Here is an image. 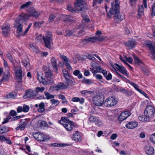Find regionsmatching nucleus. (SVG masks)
<instances>
[{"mask_svg":"<svg viewBox=\"0 0 155 155\" xmlns=\"http://www.w3.org/2000/svg\"><path fill=\"white\" fill-rule=\"evenodd\" d=\"M155 112V110L154 108L151 105H148L144 110V116H140L139 117V119L142 121H148L150 118L153 116Z\"/></svg>","mask_w":155,"mask_h":155,"instance_id":"1","label":"nucleus"},{"mask_svg":"<svg viewBox=\"0 0 155 155\" xmlns=\"http://www.w3.org/2000/svg\"><path fill=\"white\" fill-rule=\"evenodd\" d=\"M77 3L75 5L74 8H73L71 6H68L67 9L70 11L77 12L83 11L87 8V4L83 0H77Z\"/></svg>","mask_w":155,"mask_h":155,"instance_id":"2","label":"nucleus"},{"mask_svg":"<svg viewBox=\"0 0 155 155\" xmlns=\"http://www.w3.org/2000/svg\"><path fill=\"white\" fill-rule=\"evenodd\" d=\"M28 10L29 13L28 15L24 13H22L19 15L20 20L25 22L29 17L32 16L37 18L40 15L32 8H30Z\"/></svg>","mask_w":155,"mask_h":155,"instance_id":"3","label":"nucleus"},{"mask_svg":"<svg viewBox=\"0 0 155 155\" xmlns=\"http://www.w3.org/2000/svg\"><path fill=\"white\" fill-rule=\"evenodd\" d=\"M119 0H116L113 2L111 5V7L109 12L112 15H115L119 13Z\"/></svg>","mask_w":155,"mask_h":155,"instance_id":"4","label":"nucleus"},{"mask_svg":"<svg viewBox=\"0 0 155 155\" xmlns=\"http://www.w3.org/2000/svg\"><path fill=\"white\" fill-rule=\"evenodd\" d=\"M104 96L102 94L96 95L93 99L94 103L97 106H102L104 103Z\"/></svg>","mask_w":155,"mask_h":155,"instance_id":"5","label":"nucleus"},{"mask_svg":"<svg viewBox=\"0 0 155 155\" xmlns=\"http://www.w3.org/2000/svg\"><path fill=\"white\" fill-rule=\"evenodd\" d=\"M52 36L50 32H48L47 35L43 38V40L45 46L48 48H51V44L52 41Z\"/></svg>","mask_w":155,"mask_h":155,"instance_id":"6","label":"nucleus"},{"mask_svg":"<svg viewBox=\"0 0 155 155\" xmlns=\"http://www.w3.org/2000/svg\"><path fill=\"white\" fill-rule=\"evenodd\" d=\"M117 102V101L114 97H109L105 100L104 104L106 107H110L115 105Z\"/></svg>","mask_w":155,"mask_h":155,"instance_id":"7","label":"nucleus"},{"mask_svg":"<svg viewBox=\"0 0 155 155\" xmlns=\"http://www.w3.org/2000/svg\"><path fill=\"white\" fill-rule=\"evenodd\" d=\"M52 75H45L44 76L42 81V83L45 85H51L54 83V81L52 78Z\"/></svg>","mask_w":155,"mask_h":155,"instance_id":"8","label":"nucleus"},{"mask_svg":"<svg viewBox=\"0 0 155 155\" xmlns=\"http://www.w3.org/2000/svg\"><path fill=\"white\" fill-rule=\"evenodd\" d=\"M33 135L35 139L40 141H46L48 140L47 136L42 134L36 132L34 133Z\"/></svg>","mask_w":155,"mask_h":155,"instance_id":"9","label":"nucleus"},{"mask_svg":"<svg viewBox=\"0 0 155 155\" xmlns=\"http://www.w3.org/2000/svg\"><path fill=\"white\" fill-rule=\"evenodd\" d=\"M63 126L68 131H70L72 130L73 127L74 128H77L78 126V125L73 121H71L70 123L67 122V123L63 124Z\"/></svg>","mask_w":155,"mask_h":155,"instance_id":"10","label":"nucleus"},{"mask_svg":"<svg viewBox=\"0 0 155 155\" xmlns=\"http://www.w3.org/2000/svg\"><path fill=\"white\" fill-rule=\"evenodd\" d=\"M35 95L34 90L31 89L27 90L23 95V97L24 99L30 98L33 99Z\"/></svg>","mask_w":155,"mask_h":155,"instance_id":"11","label":"nucleus"},{"mask_svg":"<svg viewBox=\"0 0 155 155\" xmlns=\"http://www.w3.org/2000/svg\"><path fill=\"white\" fill-rule=\"evenodd\" d=\"M60 58L64 61V63L67 68L69 70H72V68L71 67L70 63L71 62L69 58L64 55H62L60 54Z\"/></svg>","mask_w":155,"mask_h":155,"instance_id":"12","label":"nucleus"},{"mask_svg":"<svg viewBox=\"0 0 155 155\" xmlns=\"http://www.w3.org/2000/svg\"><path fill=\"white\" fill-rule=\"evenodd\" d=\"M89 119L90 121L94 122L95 124L98 127H100L102 125V122L95 117L90 115Z\"/></svg>","mask_w":155,"mask_h":155,"instance_id":"13","label":"nucleus"},{"mask_svg":"<svg viewBox=\"0 0 155 155\" xmlns=\"http://www.w3.org/2000/svg\"><path fill=\"white\" fill-rule=\"evenodd\" d=\"M22 71L21 68H19L16 72V76L18 83L22 82Z\"/></svg>","mask_w":155,"mask_h":155,"instance_id":"14","label":"nucleus"},{"mask_svg":"<svg viewBox=\"0 0 155 155\" xmlns=\"http://www.w3.org/2000/svg\"><path fill=\"white\" fill-rule=\"evenodd\" d=\"M125 45L129 49H132L137 45V42L135 40L131 39L126 42Z\"/></svg>","mask_w":155,"mask_h":155,"instance_id":"15","label":"nucleus"},{"mask_svg":"<svg viewBox=\"0 0 155 155\" xmlns=\"http://www.w3.org/2000/svg\"><path fill=\"white\" fill-rule=\"evenodd\" d=\"M130 115V113L129 111H125L120 113L119 115L118 119L120 121H123L126 119Z\"/></svg>","mask_w":155,"mask_h":155,"instance_id":"16","label":"nucleus"},{"mask_svg":"<svg viewBox=\"0 0 155 155\" xmlns=\"http://www.w3.org/2000/svg\"><path fill=\"white\" fill-rule=\"evenodd\" d=\"M145 44L151 51L152 54V57L155 60V46L147 42Z\"/></svg>","mask_w":155,"mask_h":155,"instance_id":"17","label":"nucleus"},{"mask_svg":"<svg viewBox=\"0 0 155 155\" xmlns=\"http://www.w3.org/2000/svg\"><path fill=\"white\" fill-rule=\"evenodd\" d=\"M144 150L147 154L148 155H152L154 153L153 147L149 145L146 146L144 148Z\"/></svg>","mask_w":155,"mask_h":155,"instance_id":"18","label":"nucleus"},{"mask_svg":"<svg viewBox=\"0 0 155 155\" xmlns=\"http://www.w3.org/2000/svg\"><path fill=\"white\" fill-rule=\"evenodd\" d=\"M114 65L115 66L114 67L118 69L122 74L127 76L128 75L127 73V71L124 67L120 66L117 63L115 64Z\"/></svg>","mask_w":155,"mask_h":155,"instance_id":"19","label":"nucleus"},{"mask_svg":"<svg viewBox=\"0 0 155 155\" xmlns=\"http://www.w3.org/2000/svg\"><path fill=\"white\" fill-rule=\"evenodd\" d=\"M3 35L4 36H7L9 34L10 27L9 26L5 25L2 27Z\"/></svg>","mask_w":155,"mask_h":155,"instance_id":"20","label":"nucleus"},{"mask_svg":"<svg viewBox=\"0 0 155 155\" xmlns=\"http://www.w3.org/2000/svg\"><path fill=\"white\" fill-rule=\"evenodd\" d=\"M138 123L135 121H132L128 122L126 125V127L129 129H133L135 128L138 125Z\"/></svg>","mask_w":155,"mask_h":155,"instance_id":"21","label":"nucleus"},{"mask_svg":"<svg viewBox=\"0 0 155 155\" xmlns=\"http://www.w3.org/2000/svg\"><path fill=\"white\" fill-rule=\"evenodd\" d=\"M91 65L94 69H96L97 72L100 73L101 71V68L100 65L97 63L93 61L91 63Z\"/></svg>","mask_w":155,"mask_h":155,"instance_id":"22","label":"nucleus"},{"mask_svg":"<svg viewBox=\"0 0 155 155\" xmlns=\"http://www.w3.org/2000/svg\"><path fill=\"white\" fill-rule=\"evenodd\" d=\"M124 17L121 16L119 13H117L114 15V21L117 23H119L124 19Z\"/></svg>","mask_w":155,"mask_h":155,"instance_id":"23","label":"nucleus"},{"mask_svg":"<svg viewBox=\"0 0 155 155\" xmlns=\"http://www.w3.org/2000/svg\"><path fill=\"white\" fill-rule=\"evenodd\" d=\"M73 140L76 142L81 141V138L78 131H76V133L73 135Z\"/></svg>","mask_w":155,"mask_h":155,"instance_id":"24","label":"nucleus"},{"mask_svg":"<svg viewBox=\"0 0 155 155\" xmlns=\"http://www.w3.org/2000/svg\"><path fill=\"white\" fill-rule=\"evenodd\" d=\"M9 131V127L5 126L0 125V134L5 133Z\"/></svg>","mask_w":155,"mask_h":155,"instance_id":"25","label":"nucleus"},{"mask_svg":"<svg viewBox=\"0 0 155 155\" xmlns=\"http://www.w3.org/2000/svg\"><path fill=\"white\" fill-rule=\"evenodd\" d=\"M42 69L45 74V75H50L53 74L51 70L47 66L45 65L43 66Z\"/></svg>","mask_w":155,"mask_h":155,"instance_id":"26","label":"nucleus"},{"mask_svg":"<svg viewBox=\"0 0 155 155\" xmlns=\"http://www.w3.org/2000/svg\"><path fill=\"white\" fill-rule=\"evenodd\" d=\"M19 16L18 17V20H19L16 21V23H18V25L17 27V33H20L22 32V26L21 25V24L20 23L21 22H20V21H21V20H20L19 19Z\"/></svg>","mask_w":155,"mask_h":155,"instance_id":"27","label":"nucleus"},{"mask_svg":"<svg viewBox=\"0 0 155 155\" xmlns=\"http://www.w3.org/2000/svg\"><path fill=\"white\" fill-rule=\"evenodd\" d=\"M133 56L134 59V63L135 64L138 65H140L141 64H143V63L142 61L138 58L134 54Z\"/></svg>","mask_w":155,"mask_h":155,"instance_id":"28","label":"nucleus"},{"mask_svg":"<svg viewBox=\"0 0 155 155\" xmlns=\"http://www.w3.org/2000/svg\"><path fill=\"white\" fill-rule=\"evenodd\" d=\"M51 61L53 68L55 69V72L56 73H57L58 68H57L56 60L54 58H52Z\"/></svg>","mask_w":155,"mask_h":155,"instance_id":"29","label":"nucleus"},{"mask_svg":"<svg viewBox=\"0 0 155 155\" xmlns=\"http://www.w3.org/2000/svg\"><path fill=\"white\" fill-rule=\"evenodd\" d=\"M71 78L70 76V77H66L64 78L65 80V83L67 84L68 86L69 85L72 86L74 85L73 81L70 80Z\"/></svg>","mask_w":155,"mask_h":155,"instance_id":"30","label":"nucleus"},{"mask_svg":"<svg viewBox=\"0 0 155 155\" xmlns=\"http://www.w3.org/2000/svg\"><path fill=\"white\" fill-rule=\"evenodd\" d=\"M68 86L63 83H59L57 84L56 86V90H58L59 89H64L67 88Z\"/></svg>","mask_w":155,"mask_h":155,"instance_id":"31","label":"nucleus"},{"mask_svg":"<svg viewBox=\"0 0 155 155\" xmlns=\"http://www.w3.org/2000/svg\"><path fill=\"white\" fill-rule=\"evenodd\" d=\"M37 77L38 81L42 83V81L44 78L43 73L41 72H38L37 73Z\"/></svg>","mask_w":155,"mask_h":155,"instance_id":"32","label":"nucleus"},{"mask_svg":"<svg viewBox=\"0 0 155 155\" xmlns=\"http://www.w3.org/2000/svg\"><path fill=\"white\" fill-rule=\"evenodd\" d=\"M143 5L139 6L138 11V15L140 17L143 15Z\"/></svg>","mask_w":155,"mask_h":155,"instance_id":"33","label":"nucleus"},{"mask_svg":"<svg viewBox=\"0 0 155 155\" xmlns=\"http://www.w3.org/2000/svg\"><path fill=\"white\" fill-rule=\"evenodd\" d=\"M127 81L128 82L133 86L136 90L139 91L140 90L139 89V87L137 84L130 81L129 80H127Z\"/></svg>","mask_w":155,"mask_h":155,"instance_id":"34","label":"nucleus"},{"mask_svg":"<svg viewBox=\"0 0 155 155\" xmlns=\"http://www.w3.org/2000/svg\"><path fill=\"white\" fill-rule=\"evenodd\" d=\"M82 17L83 19V20L82 21L83 23L87 22L90 21V19L88 16L86 15L85 14H82Z\"/></svg>","mask_w":155,"mask_h":155,"instance_id":"35","label":"nucleus"},{"mask_svg":"<svg viewBox=\"0 0 155 155\" xmlns=\"http://www.w3.org/2000/svg\"><path fill=\"white\" fill-rule=\"evenodd\" d=\"M71 101L74 102H78L81 104H83L84 102V99L83 98H81V99L78 97H74L72 99Z\"/></svg>","mask_w":155,"mask_h":155,"instance_id":"36","label":"nucleus"},{"mask_svg":"<svg viewBox=\"0 0 155 155\" xmlns=\"http://www.w3.org/2000/svg\"><path fill=\"white\" fill-rule=\"evenodd\" d=\"M17 96V95L15 92H12L7 95L6 97L7 98H15Z\"/></svg>","mask_w":155,"mask_h":155,"instance_id":"37","label":"nucleus"},{"mask_svg":"<svg viewBox=\"0 0 155 155\" xmlns=\"http://www.w3.org/2000/svg\"><path fill=\"white\" fill-rule=\"evenodd\" d=\"M73 74L75 76H78V78L80 79L82 78V75L80 73V71L78 70H76L74 71Z\"/></svg>","mask_w":155,"mask_h":155,"instance_id":"38","label":"nucleus"},{"mask_svg":"<svg viewBox=\"0 0 155 155\" xmlns=\"http://www.w3.org/2000/svg\"><path fill=\"white\" fill-rule=\"evenodd\" d=\"M46 96V98L47 99L54 98V95H51L47 91L44 92Z\"/></svg>","mask_w":155,"mask_h":155,"instance_id":"39","label":"nucleus"},{"mask_svg":"<svg viewBox=\"0 0 155 155\" xmlns=\"http://www.w3.org/2000/svg\"><path fill=\"white\" fill-rule=\"evenodd\" d=\"M45 90V87H37L35 88V91L37 93L39 92H42Z\"/></svg>","mask_w":155,"mask_h":155,"instance_id":"40","label":"nucleus"},{"mask_svg":"<svg viewBox=\"0 0 155 155\" xmlns=\"http://www.w3.org/2000/svg\"><path fill=\"white\" fill-rule=\"evenodd\" d=\"M39 126L41 127V128L44 127H47L48 126V125L46 121H41L39 124L38 125Z\"/></svg>","mask_w":155,"mask_h":155,"instance_id":"41","label":"nucleus"},{"mask_svg":"<svg viewBox=\"0 0 155 155\" xmlns=\"http://www.w3.org/2000/svg\"><path fill=\"white\" fill-rule=\"evenodd\" d=\"M31 3V2H27L25 4L22 5L20 7V8L21 9H22L25 8H27L29 6Z\"/></svg>","mask_w":155,"mask_h":155,"instance_id":"42","label":"nucleus"},{"mask_svg":"<svg viewBox=\"0 0 155 155\" xmlns=\"http://www.w3.org/2000/svg\"><path fill=\"white\" fill-rule=\"evenodd\" d=\"M82 82L84 84L90 85L93 83V81L89 79H84L82 80Z\"/></svg>","mask_w":155,"mask_h":155,"instance_id":"43","label":"nucleus"},{"mask_svg":"<svg viewBox=\"0 0 155 155\" xmlns=\"http://www.w3.org/2000/svg\"><path fill=\"white\" fill-rule=\"evenodd\" d=\"M21 63L23 65L26 67L28 64L29 65L30 64L28 62V59H24L23 60L21 61Z\"/></svg>","mask_w":155,"mask_h":155,"instance_id":"44","label":"nucleus"},{"mask_svg":"<svg viewBox=\"0 0 155 155\" xmlns=\"http://www.w3.org/2000/svg\"><path fill=\"white\" fill-rule=\"evenodd\" d=\"M82 94L87 95L88 94H91L93 93V91H89L87 90L82 91L81 92Z\"/></svg>","mask_w":155,"mask_h":155,"instance_id":"45","label":"nucleus"},{"mask_svg":"<svg viewBox=\"0 0 155 155\" xmlns=\"http://www.w3.org/2000/svg\"><path fill=\"white\" fill-rule=\"evenodd\" d=\"M61 120L62 121H63L65 123H70L71 121L69 119L68 117H62L61 118Z\"/></svg>","mask_w":155,"mask_h":155,"instance_id":"46","label":"nucleus"},{"mask_svg":"<svg viewBox=\"0 0 155 155\" xmlns=\"http://www.w3.org/2000/svg\"><path fill=\"white\" fill-rule=\"evenodd\" d=\"M8 74H4L3 77L1 79V81H6L8 80Z\"/></svg>","mask_w":155,"mask_h":155,"instance_id":"47","label":"nucleus"},{"mask_svg":"<svg viewBox=\"0 0 155 155\" xmlns=\"http://www.w3.org/2000/svg\"><path fill=\"white\" fill-rule=\"evenodd\" d=\"M150 139L152 143L155 144V133L150 135Z\"/></svg>","mask_w":155,"mask_h":155,"instance_id":"48","label":"nucleus"},{"mask_svg":"<svg viewBox=\"0 0 155 155\" xmlns=\"http://www.w3.org/2000/svg\"><path fill=\"white\" fill-rule=\"evenodd\" d=\"M93 6H94L97 4H100L102 2L103 0H93Z\"/></svg>","mask_w":155,"mask_h":155,"instance_id":"49","label":"nucleus"},{"mask_svg":"<svg viewBox=\"0 0 155 155\" xmlns=\"http://www.w3.org/2000/svg\"><path fill=\"white\" fill-rule=\"evenodd\" d=\"M151 7V15L152 17H153L155 15V6L154 4L152 5Z\"/></svg>","mask_w":155,"mask_h":155,"instance_id":"50","label":"nucleus"},{"mask_svg":"<svg viewBox=\"0 0 155 155\" xmlns=\"http://www.w3.org/2000/svg\"><path fill=\"white\" fill-rule=\"evenodd\" d=\"M29 107L28 106L26 105L25 104L23 105V111L24 112H28L29 109Z\"/></svg>","mask_w":155,"mask_h":155,"instance_id":"51","label":"nucleus"},{"mask_svg":"<svg viewBox=\"0 0 155 155\" xmlns=\"http://www.w3.org/2000/svg\"><path fill=\"white\" fill-rule=\"evenodd\" d=\"M6 56L11 62L12 63L13 62L14 60L13 58L10 53H8L6 54Z\"/></svg>","mask_w":155,"mask_h":155,"instance_id":"52","label":"nucleus"},{"mask_svg":"<svg viewBox=\"0 0 155 155\" xmlns=\"http://www.w3.org/2000/svg\"><path fill=\"white\" fill-rule=\"evenodd\" d=\"M75 29H74L73 31L67 30L66 31V35L68 36H70L72 35L74 32H75Z\"/></svg>","mask_w":155,"mask_h":155,"instance_id":"53","label":"nucleus"},{"mask_svg":"<svg viewBox=\"0 0 155 155\" xmlns=\"http://www.w3.org/2000/svg\"><path fill=\"white\" fill-rule=\"evenodd\" d=\"M63 73L64 78L66 77H70V76L68 72L65 69L63 70Z\"/></svg>","mask_w":155,"mask_h":155,"instance_id":"54","label":"nucleus"},{"mask_svg":"<svg viewBox=\"0 0 155 155\" xmlns=\"http://www.w3.org/2000/svg\"><path fill=\"white\" fill-rule=\"evenodd\" d=\"M94 37V39L95 41L96 40H97L98 41H103L104 39H105L104 37H101V36H98V37Z\"/></svg>","mask_w":155,"mask_h":155,"instance_id":"55","label":"nucleus"},{"mask_svg":"<svg viewBox=\"0 0 155 155\" xmlns=\"http://www.w3.org/2000/svg\"><path fill=\"white\" fill-rule=\"evenodd\" d=\"M51 146L53 147H64L65 146L64 144H59L58 143H54L51 144Z\"/></svg>","mask_w":155,"mask_h":155,"instance_id":"56","label":"nucleus"},{"mask_svg":"<svg viewBox=\"0 0 155 155\" xmlns=\"http://www.w3.org/2000/svg\"><path fill=\"white\" fill-rule=\"evenodd\" d=\"M94 37H93L91 38H87L86 41L87 42H95V39H94Z\"/></svg>","mask_w":155,"mask_h":155,"instance_id":"57","label":"nucleus"},{"mask_svg":"<svg viewBox=\"0 0 155 155\" xmlns=\"http://www.w3.org/2000/svg\"><path fill=\"white\" fill-rule=\"evenodd\" d=\"M50 101L51 102V103L52 104H56L55 106L58 105L59 103V102L58 101L54 99H51L50 100Z\"/></svg>","mask_w":155,"mask_h":155,"instance_id":"58","label":"nucleus"},{"mask_svg":"<svg viewBox=\"0 0 155 155\" xmlns=\"http://www.w3.org/2000/svg\"><path fill=\"white\" fill-rule=\"evenodd\" d=\"M78 30V35H77V37H81L83 35L82 33L84 32V31L83 30H79V29H77Z\"/></svg>","mask_w":155,"mask_h":155,"instance_id":"59","label":"nucleus"},{"mask_svg":"<svg viewBox=\"0 0 155 155\" xmlns=\"http://www.w3.org/2000/svg\"><path fill=\"white\" fill-rule=\"evenodd\" d=\"M55 17H56L54 15H50L49 18V22H51L53 21Z\"/></svg>","mask_w":155,"mask_h":155,"instance_id":"60","label":"nucleus"},{"mask_svg":"<svg viewBox=\"0 0 155 155\" xmlns=\"http://www.w3.org/2000/svg\"><path fill=\"white\" fill-rule=\"evenodd\" d=\"M104 77L107 80H110L112 78V75L110 73H109L108 74H107Z\"/></svg>","mask_w":155,"mask_h":155,"instance_id":"61","label":"nucleus"},{"mask_svg":"<svg viewBox=\"0 0 155 155\" xmlns=\"http://www.w3.org/2000/svg\"><path fill=\"white\" fill-rule=\"evenodd\" d=\"M140 68H141L142 71L145 74H148L149 73V71L147 69H146L143 66H141Z\"/></svg>","mask_w":155,"mask_h":155,"instance_id":"62","label":"nucleus"},{"mask_svg":"<svg viewBox=\"0 0 155 155\" xmlns=\"http://www.w3.org/2000/svg\"><path fill=\"white\" fill-rule=\"evenodd\" d=\"M26 119H21L20 120V123L19 124L20 125V126L21 125H27L26 124Z\"/></svg>","mask_w":155,"mask_h":155,"instance_id":"63","label":"nucleus"},{"mask_svg":"<svg viewBox=\"0 0 155 155\" xmlns=\"http://www.w3.org/2000/svg\"><path fill=\"white\" fill-rule=\"evenodd\" d=\"M10 114L11 116L13 117L16 115H17V113L15 111L12 110L10 111Z\"/></svg>","mask_w":155,"mask_h":155,"instance_id":"64","label":"nucleus"}]
</instances>
